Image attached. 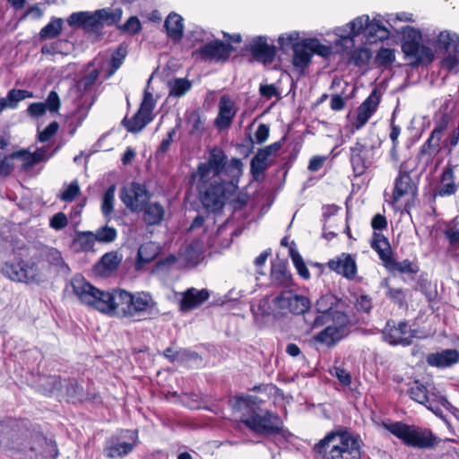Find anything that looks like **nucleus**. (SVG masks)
I'll use <instances>...</instances> for the list:
<instances>
[{
    "instance_id": "nucleus-1",
    "label": "nucleus",
    "mask_w": 459,
    "mask_h": 459,
    "mask_svg": "<svg viewBox=\"0 0 459 459\" xmlns=\"http://www.w3.org/2000/svg\"><path fill=\"white\" fill-rule=\"evenodd\" d=\"M72 287L82 303L111 316L140 322L158 313L156 302L148 292L132 293L123 289L104 291L80 276L72 280Z\"/></svg>"
},
{
    "instance_id": "nucleus-2",
    "label": "nucleus",
    "mask_w": 459,
    "mask_h": 459,
    "mask_svg": "<svg viewBox=\"0 0 459 459\" xmlns=\"http://www.w3.org/2000/svg\"><path fill=\"white\" fill-rule=\"evenodd\" d=\"M242 172L240 159L232 158L228 162V157L221 148H212L207 160L201 162L193 175L204 206L212 212L221 210L226 200L236 191L234 181L238 182Z\"/></svg>"
},
{
    "instance_id": "nucleus-3",
    "label": "nucleus",
    "mask_w": 459,
    "mask_h": 459,
    "mask_svg": "<svg viewBox=\"0 0 459 459\" xmlns=\"http://www.w3.org/2000/svg\"><path fill=\"white\" fill-rule=\"evenodd\" d=\"M263 401L254 395H240L235 399L234 408L240 412L242 422L253 432L263 436L281 433V418L262 407Z\"/></svg>"
},
{
    "instance_id": "nucleus-4",
    "label": "nucleus",
    "mask_w": 459,
    "mask_h": 459,
    "mask_svg": "<svg viewBox=\"0 0 459 459\" xmlns=\"http://www.w3.org/2000/svg\"><path fill=\"white\" fill-rule=\"evenodd\" d=\"M362 441L346 429L328 432L313 447L319 459H361Z\"/></svg>"
},
{
    "instance_id": "nucleus-5",
    "label": "nucleus",
    "mask_w": 459,
    "mask_h": 459,
    "mask_svg": "<svg viewBox=\"0 0 459 459\" xmlns=\"http://www.w3.org/2000/svg\"><path fill=\"white\" fill-rule=\"evenodd\" d=\"M310 300L292 290H284L274 297L262 299L256 307H252L255 319L259 316H273L274 317L287 314L302 315L308 311Z\"/></svg>"
},
{
    "instance_id": "nucleus-6",
    "label": "nucleus",
    "mask_w": 459,
    "mask_h": 459,
    "mask_svg": "<svg viewBox=\"0 0 459 459\" xmlns=\"http://www.w3.org/2000/svg\"><path fill=\"white\" fill-rule=\"evenodd\" d=\"M361 33L369 43L382 41L390 36V31L379 18L374 17L369 20L368 15L359 16L338 28L336 31V35L340 37V41L345 48L353 46L354 38Z\"/></svg>"
},
{
    "instance_id": "nucleus-7",
    "label": "nucleus",
    "mask_w": 459,
    "mask_h": 459,
    "mask_svg": "<svg viewBox=\"0 0 459 459\" xmlns=\"http://www.w3.org/2000/svg\"><path fill=\"white\" fill-rule=\"evenodd\" d=\"M380 142L373 134L357 139L350 147V162L355 177H360L370 169L377 160Z\"/></svg>"
},
{
    "instance_id": "nucleus-8",
    "label": "nucleus",
    "mask_w": 459,
    "mask_h": 459,
    "mask_svg": "<svg viewBox=\"0 0 459 459\" xmlns=\"http://www.w3.org/2000/svg\"><path fill=\"white\" fill-rule=\"evenodd\" d=\"M388 430L401 439L406 446L419 449H432L440 439L429 429H422L403 422H394Z\"/></svg>"
},
{
    "instance_id": "nucleus-9",
    "label": "nucleus",
    "mask_w": 459,
    "mask_h": 459,
    "mask_svg": "<svg viewBox=\"0 0 459 459\" xmlns=\"http://www.w3.org/2000/svg\"><path fill=\"white\" fill-rule=\"evenodd\" d=\"M138 431L124 429L111 437L104 447V455L108 458L124 457L129 455L137 445Z\"/></svg>"
},
{
    "instance_id": "nucleus-10",
    "label": "nucleus",
    "mask_w": 459,
    "mask_h": 459,
    "mask_svg": "<svg viewBox=\"0 0 459 459\" xmlns=\"http://www.w3.org/2000/svg\"><path fill=\"white\" fill-rule=\"evenodd\" d=\"M416 332L406 321L388 320L382 330V337L390 345L409 346L412 343Z\"/></svg>"
},
{
    "instance_id": "nucleus-11",
    "label": "nucleus",
    "mask_w": 459,
    "mask_h": 459,
    "mask_svg": "<svg viewBox=\"0 0 459 459\" xmlns=\"http://www.w3.org/2000/svg\"><path fill=\"white\" fill-rule=\"evenodd\" d=\"M335 324H330L324 330L314 335L313 340L316 343L333 346L346 334L348 316L341 311L335 312Z\"/></svg>"
},
{
    "instance_id": "nucleus-12",
    "label": "nucleus",
    "mask_w": 459,
    "mask_h": 459,
    "mask_svg": "<svg viewBox=\"0 0 459 459\" xmlns=\"http://www.w3.org/2000/svg\"><path fill=\"white\" fill-rule=\"evenodd\" d=\"M151 195L144 185L132 182L125 186L120 192V199L133 212H139L149 201Z\"/></svg>"
},
{
    "instance_id": "nucleus-13",
    "label": "nucleus",
    "mask_w": 459,
    "mask_h": 459,
    "mask_svg": "<svg viewBox=\"0 0 459 459\" xmlns=\"http://www.w3.org/2000/svg\"><path fill=\"white\" fill-rule=\"evenodd\" d=\"M233 50L231 45L216 39L202 45L194 52V55L204 61L225 62Z\"/></svg>"
},
{
    "instance_id": "nucleus-14",
    "label": "nucleus",
    "mask_w": 459,
    "mask_h": 459,
    "mask_svg": "<svg viewBox=\"0 0 459 459\" xmlns=\"http://www.w3.org/2000/svg\"><path fill=\"white\" fill-rule=\"evenodd\" d=\"M284 139L283 137L281 140L257 151L250 162V171L255 178L263 174L267 169L270 166L271 158L277 157Z\"/></svg>"
},
{
    "instance_id": "nucleus-15",
    "label": "nucleus",
    "mask_w": 459,
    "mask_h": 459,
    "mask_svg": "<svg viewBox=\"0 0 459 459\" xmlns=\"http://www.w3.org/2000/svg\"><path fill=\"white\" fill-rule=\"evenodd\" d=\"M67 22L70 26L82 28L89 33H98L101 30L98 10L73 13L68 17Z\"/></svg>"
},
{
    "instance_id": "nucleus-16",
    "label": "nucleus",
    "mask_w": 459,
    "mask_h": 459,
    "mask_svg": "<svg viewBox=\"0 0 459 459\" xmlns=\"http://www.w3.org/2000/svg\"><path fill=\"white\" fill-rule=\"evenodd\" d=\"M379 102L380 97L377 93V90H374L358 108L357 117L352 123V133L361 129L367 124L369 118L376 112Z\"/></svg>"
},
{
    "instance_id": "nucleus-17",
    "label": "nucleus",
    "mask_w": 459,
    "mask_h": 459,
    "mask_svg": "<svg viewBox=\"0 0 459 459\" xmlns=\"http://www.w3.org/2000/svg\"><path fill=\"white\" fill-rule=\"evenodd\" d=\"M443 138L429 134L425 143L420 146V151L417 154V160L420 164L427 167L433 163L434 160L445 151L443 147Z\"/></svg>"
},
{
    "instance_id": "nucleus-18",
    "label": "nucleus",
    "mask_w": 459,
    "mask_h": 459,
    "mask_svg": "<svg viewBox=\"0 0 459 459\" xmlns=\"http://www.w3.org/2000/svg\"><path fill=\"white\" fill-rule=\"evenodd\" d=\"M247 50L255 60L264 65L271 64L275 56V47L273 44H269L267 38L263 36L254 38L249 43Z\"/></svg>"
},
{
    "instance_id": "nucleus-19",
    "label": "nucleus",
    "mask_w": 459,
    "mask_h": 459,
    "mask_svg": "<svg viewBox=\"0 0 459 459\" xmlns=\"http://www.w3.org/2000/svg\"><path fill=\"white\" fill-rule=\"evenodd\" d=\"M209 297L210 293L206 289L189 288L181 293L179 308L183 312L193 310L204 303Z\"/></svg>"
},
{
    "instance_id": "nucleus-20",
    "label": "nucleus",
    "mask_w": 459,
    "mask_h": 459,
    "mask_svg": "<svg viewBox=\"0 0 459 459\" xmlns=\"http://www.w3.org/2000/svg\"><path fill=\"white\" fill-rule=\"evenodd\" d=\"M417 195V187L408 172L400 171L394 181L393 192V204H396L404 196L414 198Z\"/></svg>"
},
{
    "instance_id": "nucleus-21",
    "label": "nucleus",
    "mask_w": 459,
    "mask_h": 459,
    "mask_svg": "<svg viewBox=\"0 0 459 459\" xmlns=\"http://www.w3.org/2000/svg\"><path fill=\"white\" fill-rule=\"evenodd\" d=\"M328 267L349 280L353 279L357 273L356 262L350 254L342 253L335 259L330 260Z\"/></svg>"
},
{
    "instance_id": "nucleus-22",
    "label": "nucleus",
    "mask_w": 459,
    "mask_h": 459,
    "mask_svg": "<svg viewBox=\"0 0 459 459\" xmlns=\"http://www.w3.org/2000/svg\"><path fill=\"white\" fill-rule=\"evenodd\" d=\"M235 103L229 95H222L219 101V113L215 126L220 129L228 128L236 115Z\"/></svg>"
},
{
    "instance_id": "nucleus-23",
    "label": "nucleus",
    "mask_w": 459,
    "mask_h": 459,
    "mask_svg": "<svg viewBox=\"0 0 459 459\" xmlns=\"http://www.w3.org/2000/svg\"><path fill=\"white\" fill-rule=\"evenodd\" d=\"M426 361L431 367L448 368L459 361V351L455 349H446L439 352L429 353Z\"/></svg>"
},
{
    "instance_id": "nucleus-24",
    "label": "nucleus",
    "mask_w": 459,
    "mask_h": 459,
    "mask_svg": "<svg viewBox=\"0 0 459 459\" xmlns=\"http://www.w3.org/2000/svg\"><path fill=\"white\" fill-rule=\"evenodd\" d=\"M271 280L274 285L281 287L293 285L292 274L288 269L287 262L279 259L272 262Z\"/></svg>"
},
{
    "instance_id": "nucleus-25",
    "label": "nucleus",
    "mask_w": 459,
    "mask_h": 459,
    "mask_svg": "<svg viewBox=\"0 0 459 459\" xmlns=\"http://www.w3.org/2000/svg\"><path fill=\"white\" fill-rule=\"evenodd\" d=\"M403 53L415 60L417 64L431 63L434 58L433 51L430 48L419 44H402Z\"/></svg>"
},
{
    "instance_id": "nucleus-26",
    "label": "nucleus",
    "mask_w": 459,
    "mask_h": 459,
    "mask_svg": "<svg viewBox=\"0 0 459 459\" xmlns=\"http://www.w3.org/2000/svg\"><path fill=\"white\" fill-rule=\"evenodd\" d=\"M141 211H143V220L148 226L160 224L165 216V209L158 202H147Z\"/></svg>"
},
{
    "instance_id": "nucleus-27",
    "label": "nucleus",
    "mask_w": 459,
    "mask_h": 459,
    "mask_svg": "<svg viewBox=\"0 0 459 459\" xmlns=\"http://www.w3.org/2000/svg\"><path fill=\"white\" fill-rule=\"evenodd\" d=\"M120 263L121 257L117 252L106 253L96 264L95 272L101 276L108 277L117 269Z\"/></svg>"
},
{
    "instance_id": "nucleus-28",
    "label": "nucleus",
    "mask_w": 459,
    "mask_h": 459,
    "mask_svg": "<svg viewBox=\"0 0 459 459\" xmlns=\"http://www.w3.org/2000/svg\"><path fill=\"white\" fill-rule=\"evenodd\" d=\"M203 253V242L199 239H194L183 247L179 255L186 263L195 265L202 260Z\"/></svg>"
},
{
    "instance_id": "nucleus-29",
    "label": "nucleus",
    "mask_w": 459,
    "mask_h": 459,
    "mask_svg": "<svg viewBox=\"0 0 459 459\" xmlns=\"http://www.w3.org/2000/svg\"><path fill=\"white\" fill-rule=\"evenodd\" d=\"M459 184L455 181V173L452 167H446L443 169L440 178V185L437 188L439 196H449L455 195L457 191Z\"/></svg>"
},
{
    "instance_id": "nucleus-30",
    "label": "nucleus",
    "mask_w": 459,
    "mask_h": 459,
    "mask_svg": "<svg viewBox=\"0 0 459 459\" xmlns=\"http://www.w3.org/2000/svg\"><path fill=\"white\" fill-rule=\"evenodd\" d=\"M21 273H23L22 277H19L15 281L25 283H40L44 281V276L39 269L36 263L32 261L22 260V268Z\"/></svg>"
},
{
    "instance_id": "nucleus-31",
    "label": "nucleus",
    "mask_w": 459,
    "mask_h": 459,
    "mask_svg": "<svg viewBox=\"0 0 459 459\" xmlns=\"http://www.w3.org/2000/svg\"><path fill=\"white\" fill-rule=\"evenodd\" d=\"M436 46L447 53H459V36L449 30L441 31L437 36Z\"/></svg>"
},
{
    "instance_id": "nucleus-32",
    "label": "nucleus",
    "mask_w": 459,
    "mask_h": 459,
    "mask_svg": "<svg viewBox=\"0 0 459 459\" xmlns=\"http://www.w3.org/2000/svg\"><path fill=\"white\" fill-rule=\"evenodd\" d=\"M164 27L167 34L174 40H179L183 37L184 24L182 17L176 13H171L165 20Z\"/></svg>"
},
{
    "instance_id": "nucleus-33",
    "label": "nucleus",
    "mask_w": 459,
    "mask_h": 459,
    "mask_svg": "<svg viewBox=\"0 0 459 459\" xmlns=\"http://www.w3.org/2000/svg\"><path fill=\"white\" fill-rule=\"evenodd\" d=\"M293 65L295 66L304 68L310 63L312 52L310 51L307 39L295 44L293 46Z\"/></svg>"
},
{
    "instance_id": "nucleus-34",
    "label": "nucleus",
    "mask_w": 459,
    "mask_h": 459,
    "mask_svg": "<svg viewBox=\"0 0 459 459\" xmlns=\"http://www.w3.org/2000/svg\"><path fill=\"white\" fill-rule=\"evenodd\" d=\"M371 247L377 251L384 265L392 257V250L388 239L381 233H374Z\"/></svg>"
},
{
    "instance_id": "nucleus-35",
    "label": "nucleus",
    "mask_w": 459,
    "mask_h": 459,
    "mask_svg": "<svg viewBox=\"0 0 459 459\" xmlns=\"http://www.w3.org/2000/svg\"><path fill=\"white\" fill-rule=\"evenodd\" d=\"M101 30L105 26L117 25L123 16V10L120 7H108L98 10Z\"/></svg>"
},
{
    "instance_id": "nucleus-36",
    "label": "nucleus",
    "mask_w": 459,
    "mask_h": 459,
    "mask_svg": "<svg viewBox=\"0 0 459 459\" xmlns=\"http://www.w3.org/2000/svg\"><path fill=\"white\" fill-rule=\"evenodd\" d=\"M385 267L391 273L415 274L420 268L417 263L405 259L401 262L395 261L393 256L385 264Z\"/></svg>"
},
{
    "instance_id": "nucleus-37",
    "label": "nucleus",
    "mask_w": 459,
    "mask_h": 459,
    "mask_svg": "<svg viewBox=\"0 0 459 459\" xmlns=\"http://www.w3.org/2000/svg\"><path fill=\"white\" fill-rule=\"evenodd\" d=\"M169 98L178 99L185 96L192 88V82L186 78H175L168 82Z\"/></svg>"
},
{
    "instance_id": "nucleus-38",
    "label": "nucleus",
    "mask_w": 459,
    "mask_h": 459,
    "mask_svg": "<svg viewBox=\"0 0 459 459\" xmlns=\"http://www.w3.org/2000/svg\"><path fill=\"white\" fill-rule=\"evenodd\" d=\"M152 120V117H147L140 111H137L132 118H124L123 125L128 132L137 133L143 129Z\"/></svg>"
},
{
    "instance_id": "nucleus-39",
    "label": "nucleus",
    "mask_w": 459,
    "mask_h": 459,
    "mask_svg": "<svg viewBox=\"0 0 459 459\" xmlns=\"http://www.w3.org/2000/svg\"><path fill=\"white\" fill-rule=\"evenodd\" d=\"M408 393L412 400L420 404L427 405L428 402H429L430 397L428 389L419 380H415L411 384Z\"/></svg>"
},
{
    "instance_id": "nucleus-40",
    "label": "nucleus",
    "mask_w": 459,
    "mask_h": 459,
    "mask_svg": "<svg viewBox=\"0 0 459 459\" xmlns=\"http://www.w3.org/2000/svg\"><path fill=\"white\" fill-rule=\"evenodd\" d=\"M62 29L63 20L61 18H52L51 21L40 30L39 38L42 40L56 38L61 33Z\"/></svg>"
},
{
    "instance_id": "nucleus-41",
    "label": "nucleus",
    "mask_w": 459,
    "mask_h": 459,
    "mask_svg": "<svg viewBox=\"0 0 459 459\" xmlns=\"http://www.w3.org/2000/svg\"><path fill=\"white\" fill-rule=\"evenodd\" d=\"M74 243L83 252L94 251L96 238L91 231H82L76 234Z\"/></svg>"
},
{
    "instance_id": "nucleus-42",
    "label": "nucleus",
    "mask_w": 459,
    "mask_h": 459,
    "mask_svg": "<svg viewBox=\"0 0 459 459\" xmlns=\"http://www.w3.org/2000/svg\"><path fill=\"white\" fill-rule=\"evenodd\" d=\"M372 56L371 50L367 47H359L351 51L349 63L356 66L366 65Z\"/></svg>"
},
{
    "instance_id": "nucleus-43",
    "label": "nucleus",
    "mask_w": 459,
    "mask_h": 459,
    "mask_svg": "<svg viewBox=\"0 0 459 459\" xmlns=\"http://www.w3.org/2000/svg\"><path fill=\"white\" fill-rule=\"evenodd\" d=\"M22 268V260H9L6 261L3 267L2 273L8 279L15 281L19 277H22L23 273H21V269Z\"/></svg>"
},
{
    "instance_id": "nucleus-44",
    "label": "nucleus",
    "mask_w": 459,
    "mask_h": 459,
    "mask_svg": "<svg viewBox=\"0 0 459 459\" xmlns=\"http://www.w3.org/2000/svg\"><path fill=\"white\" fill-rule=\"evenodd\" d=\"M116 186L111 185L102 196L101 212L105 218L110 220V216L114 211Z\"/></svg>"
},
{
    "instance_id": "nucleus-45",
    "label": "nucleus",
    "mask_w": 459,
    "mask_h": 459,
    "mask_svg": "<svg viewBox=\"0 0 459 459\" xmlns=\"http://www.w3.org/2000/svg\"><path fill=\"white\" fill-rule=\"evenodd\" d=\"M289 252L298 274L301 278L308 280L310 278V273L300 254L294 248V247H290Z\"/></svg>"
},
{
    "instance_id": "nucleus-46",
    "label": "nucleus",
    "mask_w": 459,
    "mask_h": 459,
    "mask_svg": "<svg viewBox=\"0 0 459 459\" xmlns=\"http://www.w3.org/2000/svg\"><path fill=\"white\" fill-rule=\"evenodd\" d=\"M68 51V41L58 39L42 46L41 53L43 55H66Z\"/></svg>"
},
{
    "instance_id": "nucleus-47",
    "label": "nucleus",
    "mask_w": 459,
    "mask_h": 459,
    "mask_svg": "<svg viewBox=\"0 0 459 459\" xmlns=\"http://www.w3.org/2000/svg\"><path fill=\"white\" fill-rule=\"evenodd\" d=\"M17 166L15 152L9 155L0 153V177H7Z\"/></svg>"
},
{
    "instance_id": "nucleus-48",
    "label": "nucleus",
    "mask_w": 459,
    "mask_h": 459,
    "mask_svg": "<svg viewBox=\"0 0 459 459\" xmlns=\"http://www.w3.org/2000/svg\"><path fill=\"white\" fill-rule=\"evenodd\" d=\"M96 242L102 244L112 243L117 237V231L115 228L105 225L99 228L94 233Z\"/></svg>"
},
{
    "instance_id": "nucleus-49",
    "label": "nucleus",
    "mask_w": 459,
    "mask_h": 459,
    "mask_svg": "<svg viewBox=\"0 0 459 459\" xmlns=\"http://www.w3.org/2000/svg\"><path fill=\"white\" fill-rule=\"evenodd\" d=\"M31 96L28 91L12 89L8 91L5 99V104L9 108H15L18 103L26 98Z\"/></svg>"
},
{
    "instance_id": "nucleus-50",
    "label": "nucleus",
    "mask_w": 459,
    "mask_h": 459,
    "mask_svg": "<svg viewBox=\"0 0 459 459\" xmlns=\"http://www.w3.org/2000/svg\"><path fill=\"white\" fill-rule=\"evenodd\" d=\"M336 303L335 298L331 294L322 295L316 303V309L317 313H333V306Z\"/></svg>"
},
{
    "instance_id": "nucleus-51",
    "label": "nucleus",
    "mask_w": 459,
    "mask_h": 459,
    "mask_svg": "<svg viewBox=\"0 0 459 459\" xmlns=\"http://www.w3.org/2000/svg\"><path fill=\"white\" fill-rule=\"evenodd\" d=\"M157 255V249L153 243H145L140 246L138 249V261L143 264L150 263Z\"/></svg>"
},
{
    "instance_id": "nucleus-52",
    "label": "nucleus",
    "mask_w": 459,
    "mask_h": 459,
    "mask_svg": "<svg viewBox=\"0 0 459 459\" xmlns=\"http://www.w3.org/2000/svg\"><path fill=\"white\" fill-rule=\"evenodd\" d=\"M64 191L58 195V198L63 202L74 201L81 193L77 180L72 181L69 185H64Z\"/></svg>"
},
{
    "instance_id": "nucleus-53",
    "label": "nucleus",
    "mask_w": 459,
    "mask_h": 459,
    "mask_svg": "<svg viewBox=\"0 0 459 459\" xmlns=\"http://www.w3.org/2000/svg\"><path fill=\"white\" fill-rule=\"evenodd\" d=\"M99 77V71L93 69L77 82V88L80 91H89L92 89Z\"/></svg>"
},
{
    "instance_id": "nucleus-54",
    "label": "nucleus",
    "mask_w": 459,
    "mask_h": 459,
    "mask_svg": "<svg viewBox=\"0 0 459 459\" xmlns=\"http://www.w3.org/2000/svg\"><path fill=\"white\" fill-rule=\"evenodd\" d=\"M43 255H44V258L46 259V261L50 265H53V266H56V267H65V266H66L65 262H64V259H63V256L61 255V252L58 251L57 249L54 248V247H47L44 250Z\"/></svg>"
},
{
    "instance_id": "nucleus-55",
    "label": "nucleus",
    "mask_w": 459,
    "mask_h": 459,
    "mask_svg": "<svg viewBox=\"0 0 459 459\" xmlns=\"http://www.w3.org/2000/svg\"><path fill=\"white\" fill-rule=\"evenodd\" d=\"M126 56V48L119 46L116 51L113 52L110 59L111 69L108 74V77L111 76L123 64Z\"/></svg>"
},
{
    "instance_id": "nucleus-56",
    "label": "nucleus",
    "mask_w": 459,
    "mask_h": 459,
    "mask_svg": "<svg viewBox=\"0 0 459 459\" xmlns=\"http://www.w3.org/2000/svg\"><path fill=\"white\" fill-rule=\"evenodd\" d=\"M335 312L331 313H317L313 321L309 324L311 329L320 328L324 325L335 324L334 320Z\"/></svg>"
},
{
    "instance_id": "nucleus-57",
    "label": "nucleus",
    "mask_w": 459,
    "mask_h": 459,
    "mask_svg": "<svg viewBox=\"0 0 459 459\" xmlns=\"http://www.w3.org/2000/svg\"><path fill=\"white\" fill-rule=\"evenodd\" d=\"M15 155L17 156V161H21L20 166L22 170L26 171L37 165L31 152L27 150L15 152Z\"/></svg>"
},
{
    "instance_id": "nucleus-58",
    "label": "nucleus",
    "mask_w": 459,
    "mask_h": 459,
    "mask_svg": "<svg viewBox=\"0 0 459 459\" xmlns=\"http://www.w3.org/2000/svg\"><path fill=\"white\" fill-rule=\"evenodd\" d=\"M403 44H419L421 41V32L410 26H406L403 30Z\"/></svg>"
},
{
    "instance_id": "nucleus-59",
    "label": "nucleus",
    "mask_w": 459,
    "mask_h": 459,
    "mask_svg": "<svg viewBox=\"0 0 459 459\" xmlns=\"http://www.w3.org/2000/svg\"><path fill=\"white\" fill-rule=\"evenodd\" d=\"M155 107V101L152 96V93L148 91V90L144 91L143 100L141 103L140 108L138 111L146 115L147 117H152V110Z\"/></svg>"
},
{
    "instance_id": "nucleus-60",
    "label": "nucleus",
    "mask_w": 459,
    "mask_h": 459,
    "mask_svg": "<svg viewBox=\"0 0 459 459\" xmlns=\"http://www.w3.org/2000/svg\"><path fill=\"white\" fill-rule=\"evenodd\" d=\"M122 32L136 34L142 29L141 22L136 16H131L123 25L118 26Z\"/></svg>"
},
{
    "instance_id": "nucleus-61",
    "label": "nucleus",
    "mask_w": 459,
    "mask_h": 459,
    "mask_svg": "<svg viewBox=\"0 0 459 459\" xmlns=\"http://www.w3.org/2000/svg\"><path fill=\"white\" fill-rule=\"evenodd\" d=\"M386 296L399 307H403L406 303V295L403 289H394L387 286Z\"/></svg>"
},
{
    "instance_id": "nucleus-62",
    "label": "nucleus",
    "mask_w": 459,
    "mask_h": 459,
    "mask_svg": "<svg viewBox=\"0 0 459 459\" xmlns=\"http://www.w3.org/2000/svg\"><path fill=\"white\" fill-rule=\"evenodd\" d=\"M307 42L312 55L317 54L321 56H327L330 55L331 48L325 45H323L318 39H307Z\"/></svg>"
},
{
    "instance_id": "nucleus-63",
    "label": "nucleus",
    "mask_w": 459,
    "mask_h": 459,
    "mask_svg": "<svg viewBox=\"0 0 459 459\" xmlns=\"http://www.w3.org/2000/svg\"><path fill=\"white\" fill-rule=\"evenodd\" d=\"M442 142L443 147H445V152L451 153L459 142V126L457 128L453 130L446 138L442 139Z\"/></svg>"
},
{
    "instance_id": "nucleus-64",
    "label": "nucleus",
    "mask_w": 459,
    "mask_h": 459,
    "mask_svg": "<svg viewBox=\"0 0 459 459\" xmlns=\"http://www.w3.org/2000/svg\"><path fill=\"white\" fill-rule=\"evenodd\" d=\"M395 59L394 50L390 48H381L377 55V61L380 65H387L392 64Z\"/></svg>"
}]
</instances>
